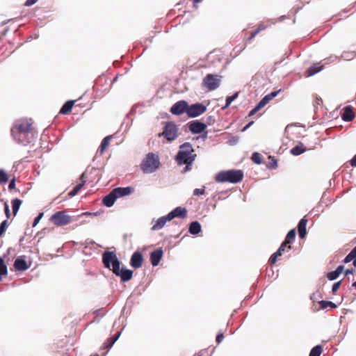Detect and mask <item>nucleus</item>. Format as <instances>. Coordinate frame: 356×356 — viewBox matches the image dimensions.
Instances as JSON below:
<instances>
[{"mask_svg":"<svg viewBox=\"0 0 356 356\" xmlns=\"http://www.w3.org/2000/svg\"><path fill=\"white\" fill-rule=\"evenodd\" d=\"M193 152L194 149L189 142H185L179 146L175 160L179 166L185 165V167L181 170L182 173L191 170L193 163L197 157V155L193 154Z\"/></svg>","mask_w":356,"mask_h":356,"instance_id":"obj_1","label":"nucleus"},{"mask_svg":"<svg viewBox=\"0 0 356 356\" xmlns=\"http://www.w3.org/2000/svg\"><path fill=\"white\" fill-rule=\"evenodd\" d=\"M188 103L185 100H179L175 102L170 108V112L175 115H180L183 113L187 114Z\"/></svg>","mask_w":356,"mask_h":356,"instance_id":"obj_11","label":"nucleus"},{"mask_svg":"<svg viewBox=\"0 0 356 356\" xmlns=\"http://www.w3.org/2000/svg\"><path fill=\"white\" fill-rule=\"evenodd\" d=\"M296 229H291L286 234V238H285V240L284 241H287L290 243H292L293 241L295 240L296 238Z\"/></svg>","mask_w":356,"mask_h":356,"instance_id":"obj_36","label":"nucleus"},{"mask_svg":"<svg viewBox=\"0 0 356 356\" xmlns=\"http://www.w3.org/2000/svg\"><path fill=\"white\" fill-rule=\"evenodd\" d=\"M254 124V121L249 122L245 126H244L242 129V131H245L248 129H249Z\"/></svg>","mask_w":356,"mask_h":356,"instance_id":"obj_56","label":"nucleus"},{"mask_svg":"<svg viewBox=\"0 0 356 356\" xmlns=\"http://www.w3.org/2000/svg\"><path fill=\"white\" fill-rule=\"evenodd\" d=\"M292 248L291 243L287 242V241H283L278 248L277 251H280V252L282 254L284 252H288L290 251Z\"/></svg>","mask_w":356,"mask_h":356,"instance_id":"obj_31","label":"nucleus"},{"mask_svg":"<svg viewBox=\"0 0 356 356\" xmlns=\"http://www.w3.org/2000/svg\"><path fill=\"white\" fill-rule=\"evenodd\" d=\"M117 197L112 190L108 194L105 195L102 200V203L106 207H111L117 200Z\"/></svg>","mask_w":356,"mask_h":356,"instance_id":"obj_20","label":"nucleus"},{"mask_svg":"<svg viewBox=\"0 0 356 356\" xmlns=\"http://www.w3.org/2000/svg\"><path fill=\"white\" fill-rule=\"evenodd\" d=\"M307 150V149L304 146V145L302 143H299L290 150V152L292 155L297 156L305 153Z\"/></svg>","mask_w":356,"mask_h":356,"instance_id":"obj_23","label":"nucleus"},{"mask_svg":"<svg viewBox=\"0 0 356 356\" xmlns=\"http://www.w3.org/2000/svg\"><path fill=\"white\" fill-rule=\"evenodd\" d=\"M171 220L170 218L168 217V214L162 216L157 219L155 223L152 225L151 229L153 231L159 230L162 229L168 221Z\"/></svg>","mask_w":356,"mask_h":356,"instance_id":"obj_19","label":"nucleus"},{"mask_svg":"<svg viewBox=\"0 0 356 356\" xmlns=\"http://www.w3.org/2000/svg\"><path fill=\"white\" fill-rule=\"evenodd\" d=\"M307 223V219L305 216L302 218H301L300 220L299 221V222L298 224V229H306Z\"/></svg>","mask_w":356,"mask_h":356,"instance_id":"obj_41","label":"nucleus"},{"mask_svg":"<svg viewBox=\"0 0 356 356\" xmlns=\"http://www.w3.org/2000/svg\"><path fill=\"white\" fill-rule=\"evenodd\" d=\"M118 265L113 270V273L118 277H120L121 282H127L129 281L133 276V270L127 268L124 266L120 267Z\"/></svg>","mask_w":356,"mask_h":356,"instance_id":"obj_10","label":"nucleus"},{"mask_svg":"<svg viewBox=\"0 0 356 356\" xmlns=\"http://www.w3.org/2000/svg\"><path fill=\"white\" fill-rule=\"evenodd\" d=\"M258 33H258V31H256V30H255V31H254L251 33L250 36L248 38V41L252 40V39H253V38H254V37H255Z\"/></svg>","mask_w":356,"mask_h":356,"instance_id":"obj_60","label":"nucleus"},{"mask_svg":"<svg viewBox=\"0 0 356 356\" xmlns=\"http://www.w3.org/2000/svg\"><path fill=\"white\" fill-rule=\"evenodd\" d=\"M282 89H279L278 90L273 91L269 94L265 95L259 102L261 103L262 106H265L271 99L275 97L280 92Z\"/></svg>","mask_w":356,"mask_h":356,"instance_id":"obj_24","label":"nucleus"},{"mask_svg":"<svg viewBox=\"0 0 356 356\" xmlns=\"http://www.w3.org/2000/svg\"><path fill=\"white\" fill-rule=\"evenodd\" d=\"M238 141H239V137L237 136H234L228 140L227 143L229 145H235L238 143Z\"/></svg>","mask_w":356,"mask_h":356,"instance_id":"obj_46","label":"nucleus"},{"mask_svg":"<svg viewBox=\"0 0 356 356\" xmlns=\"http://www.w3.org/2000/svg\"><path fill=\"white\" fill-rule=\"evenodd\" d=\"M50 220L56 226H63L71 222L72 216L65 213V211L56 212L51 216Z\"/></svg>","mask_w":356,"mask_h":356,"instance_id":"obj_8","label":"nucleus"},{"mask_svg":"<svg viewBox=\"0 0 356 356\" xmlns=\"http://www.w3.org/2000/svg\"><path fill=\"white\" fill-rule=\"evenodd\" d=\"M111 136H108L106 137H105L101 144H100V146L97 150V152H99L100 154H102L104 153V152L105 151L106 148L107 147V146L109 144V141L111 140Z\"/></svg>","mask_w":356,"mask_h":356,"instance_id":"obj_28","label":"nucleus"},{"mask_svg":"<svg viewBox=\"0 0 356 356\" xmlns=\"http://www.w3.org/2000/svg\"><path fill=\"white\" fill-rule=\"evenodd\" d=\"M350 165L353 167H356V154L353 157V159L350 160Z\"/></svg>","mask_w":356,"mask_h":356,"instance_id":"obj_64","label":"nucleus"},{"mask_svg":"<svg viewBox=\"0 0 356 356\" xmlns=\"http://www.w3.org/2000/svg\"><path fill=\"white\" fill-rule=\"evenodd\" d=\"M282 254L280 252V251H276L275 253H273L270 259H269V263L272 265L275 264L277 261V259L278 257L282 256Z\"/></svg>","mask_w":356,"mask_h":356,"instance_id":"obj_40","label":"nucleus"},{"mask_svg":"<svg viewBox=\"0 0 356 356\" xmlns=\"http://www.w3.org/2000/svg\"><path fill=\"white\" fill-rule=\"evenodd\" d=\"M322 350H323L322 346L316 345L312 348L309 356H321Z\"/></svg>","mask_w":356,"mask_h":356,"instance_id":"obj_32","label":"nucleus"},{"mask_svg":"<svg viewBox=\"0 0 356 356\" xmlns=\"http://www.w3.org/2000/svg\"><path fill=\"white\" fill-rule=\"evenodd\" d=\"M9 180V176L8 173L2 168H0V184L4 185Z\"/></svg>","mask_w":356,"mask_h":356,"instance_id":"obj_34","label":"nucleus"},{"mask_svg":"<svg viewBox=\"0 0 356 356\" xmlns=\"http://www.w3.org/2000/svg\"><path fill=\"white\" fill-rule=\"evenodd\" d=\"M355 115L351 106H346L344 108L341 118L344 122H351L354 120Z\"/></svg>","mask_w":356,"mask_h":356,"instance_id":"obj_18","label":"nucleus"},{"mask_svg":"<svg viewBox=\"0 0 356 356\" xmlns=\"http://www.w3.org/2000/svg\"><path fill=\"white\" fill-rule=\"evenodd\" d=\"M22 204V200L19 198H15L12 200V209L14 216H16Z\"/></svg>","mask_w":356,"mask_h":356,"instance_id":"obj_29","label":"nucleus"},{"mask_svg":"<svg viewBox=\"0 0 356 356\" xmlns=\"http://www.w3.org/2000/svg\"><path fill=\"white\" fill-rule=\"evenodd\" d=\"M159 156L152 152H149L143 161L140 168L144 173H153L159 168Z\"/></svg>","mask_w":356,"mask_h":356,"instance_id":"obj_3","label":"nucleus"},{"mask_svg":"<svg viewBox=\"0 0 356 356\" xmlns=\"http://www.w3.org/2000/svg\"><path fill=\"white\" fill-rule=\"evenodd\" d=\"M221 79L220 75L208 74L202 80V86L209 91L214 90L220 86Z\"/></svg>","mask_w":356,"mask_h":356,"instance_id":"obj_5","label":"nucleus"},{"mask_svg":"<svg viewBox=\"0 0 356 356\" xmlns=\"http://www.w3.org/2000/svg\"><path fill=\"white\" fill-rule=\"evenodd\" d=\"M13 266L16 270L22 271V256H19L15 259Z\"/></svg>","mask_w":356,"mask_h":356,"instance_id":"obj_38","label":"nucleus"},{"mask_svg":"<svg viewBox=\"0 0 356 356\" xmlns=\"http://www.w3.org/2000/svg\"><path fill=\"white\" fill-rule=\"evenodd\" d=\"M187 213L188 211L185 207H177L168 214V217L170 218L172 220L175 218H179L184 219L187 216Z\"/></svg>","mask_w":356,"mask_h":356,"instance_id":"obj_15","label":"nucleus"},{"mask_svg":"<svg viewBox=\"0 0 356 356\" xmlns=\"http://www.w3.org/2000/svg\"><path fill=\"white\" fill-rule=\"evenodd\" d=\"M342 283V280H339L338 282H336L333 284L332 286V292L333 293H335L340 288Z\"/></svg>","mask_w":356,"mask_h":356,"instance_id":"obj_45","label":"nucleus"},{"mask_svg":"<svg viewBox=\"0 0 356 356\" xmlns=\"http://www.w3.org/2000/svg\"><path fill=\"white\" fill-rule=\"evenodd\" d=\"M102 309H97L94 312V314L95 315L96 317H97L99 316H103V314H102Z\"/></svg>","mask_w":356,"mask_h":356,"instance_id":"obj_61","label":"nucleus"},{"mask_svg":"<svg viewBox=\"0 0 356 356\" xmlns=\"http://www.w3.org/2000/svg\"><path fill=\"white\" fill-rule=\"evenodd\" d=\"M22 134V122L16 121L15 124L11 129V135L13 139L18 143L21 142V135Z\"/></svg>","mask_w":356,"mask_h":356,"instance_id":"obj_14","label":"nucleus"},{"mask_svg":"<svg viewBox=\"0 0 356 356\" xmlns=\"http://www.w3.org/2000/svg\"><path fill=\"white\" fill-rule=\"evenodd\" d=\"M102 263L106 268L111 269L112 271L118 265H121V261L118 259L115 252L106 250L102 254Z\"/></svg>","mask_w":356,"mask_h":356,"instance_id":"obj_4","label":"nucleus"},{"mask_svg":"<svg viewBox=\"0 0 356 356\" xmlns=\"http://www.w3.org/2000/svg\"><path fill=\"white\" fill-rule=\"evenodd\" d=\"M238 96V92H236L235 93H234L231 96H227L226 97V102L227 103V104H229V105L232 104V102L233 101H234Z\"/></svg>","mask_w":356,"mask_h":356,"instance_id":"obj_43","label":"nucleus"},{"mask_svg":"<svg viewBox=\"0 0 356 356\" xmlns=\"http://www.w3.org/2000/svg\"><path fill=\"white\" fill-rule=\"evenodd\" d=\"M113 191L115 194L117 198H120L124 196L131 195V193H134V188L131 186L117 187L113 189Z\"/></svg>","mask_w":356,"mask_h":356,"instance_id":"obj_17","label":"nucleus"},{"mask_svg":"<svg viewBox=\"0 0 356 356\" xmlns=\"http://www.w3.org/2000/svg\"><path fill=\"white\" fill-rule=\"evenodd\" d=\"M318 303H319L321 309H325L327 307H330L331 308H333V309H335L337 307V305L334 302L330 301V300H321V301H319Z\"/></svg>","mask_w":356,"mask_h":356,"instance_id":"obj_30","label":"nucleus"},{"mask_svg":"<svg viewBox=\"0 0 356 356\" xmlns=\"http://www.w3.org/2000/svg\"><path fill=\"white\" fill-rule=\"evenodd\" d=\"M37 137V131L31 123L27 122L26 126H24V145L33 143Z\"/></svg>","mask_w":356,"mask_h":356,"instance_id":"obj_7","label":"nucleus"},{"mask_svg":"<svg viewBox=\"0 0 356 356\" xmlns=\"http://www.w3.org/2000/svg\"><path fill=\"white\" fill-rule=\"evenodd\" d=\"M163 255V250L161 248L155 249L150 253V261L154 267L159 264Z\"/></svg>","mask_w":356,"mask_h":356,"instance_id":"obj_16","label":"nucleus"},{"mask_svg":"<svg viewBox=\"0 0 356 356\" xmlns=\"http://www.w3.org/2000/svg\"><path fill=\"white\" fill-rule=\"evenodd\" d=\"M4 211L7 218L10 217V211L8 204L6 202H3Z\"/></svg>","mask_w":356,"mask_h":356,"instance_id":"obj_50","label":"nucleus"},{"mask_svg":"<svg viewBox=\"0 0 356 356\" xmlns=\"http://www.w3.org/2000/svg\"><path fill=\"white\" fill-rule=\"evenodd\" d=\"M355 272V268H348L346 269L345 271V276H347L349 274H353Z\"/></svg>","mask_w":356,"mask_h":356,"instance_id":"obj_59","label":"nucleus"},{"mask_svg":"<svg viewBox=\"0 0 356 356\" xmlns=\"http://www.w3.org/2000/svg\"><path fill=\"white\" fill-rule=\"evenodd\" d=\"M206 111L207 106L202 103H195L191 105L188 104L187 115L191 118H194L203 114Z\"/></svg>","mask_w":356,"mask_h":356,"instance_id":"obj_9","label":"nucleus"},{"mask_svg":"<svg viewBox=\"0 0 356 356\" xmlns=\"http://www.w3.org/2000/svg\"><path fill=\"white\" fill-rule=\"evenodd\" d=\"M263 107H264V106H262L261 103H260L259 102L257 104V105L254 107V109L255 110V111L258 112L259 110H261Z\"/></svg>","mask_w":356,"mask_h":356,"instance_id":"obj_57","label":"nucleus"},{"mask_svg":"<svg viewBox=\"0 0 356 356\" xmlns=\"http://www.w3.org/2000/svg\"><path fill=\"white\" fill-rule=\"evenodd\" d=\"M341 57L345 60H350L356 57L355 51H343L341 54Z\"/></svg>","mask_w":356,"mask_h":356,"instance_id":"obj_35","label":"nucleus"},{"mask_svg":"<svg viewBox=\"0 0 356 356\" xmlns=\"http://www.w3.org/2000/svg\"><path fill=\"white\" fill-rule=\"evenodd\" d=\"M339 275H340L339 273L336 270H334L329 272L327 274V278L330 281H333V280H337L339 277Z\"/></svg>","mask_w":356,"mask_h":356,"instance_id":"obj_39","label":"nucleus"},{"mask_svg":"<svg viewBox=\"0 0 356 356\" xmlns=\"http://www.w3.org/2000/svg\"><path fill=\"white\" fill-rule=\"evenodd\" d=\"M86 182V180H82V181L76 185L73 188V189L68 193L67 195L70 197L75 196L79 193V191L84 186Z\"/></svg>","mask_w":356,"mask_h":356,"instance_id":"obj_27","label":"nucleus"},{"mask_svg":"<svg viewBox=\"0 0 356 356\" xmlns=\"http://www.w3.org/2000/svg\"><path fill=\"white\" fill-rule=\"evenodd\" d=\"M251 160L255 163V164H257V165H260L262 163V158L260 155L259 153L257 152H254L252 154V156H251Z\"/></svg>","mask_w":356,"mask_h":356,"instance_id":"obj_37","label":"nucleus"},{"mask_svg":"<svg viewBox=\"0 0 356 356\" xmlns=\"http://www.w3.org/2000/svg\"><path fill=\"white\" fill-rule=\"evenodd\" d=\"M205 186H203L202 188H195L193 190V195L195 196H200V195H202L205 193Z\"/></svg>","mask_w":356,"mask_h":356,"instance_id":"obj_44","label":"nucleus"},{"mask_svg":"<svg viewBox=\"0 0 356 356\" xmlns=\"http://www.w3.org/2000/svg\"><path fill=\"white\" fill-rule=\"evenodd\" d=\"M202 232V225L197 220L192 221L188 225V232L192 235H197Z\"/></svg>","mask_w":356,"mask_h":356,"instance_id":"obj_22","label":"nucleus"},{"mask_svg":"<svg viewBox=\"0 0 356 356\" xmlns=\"http://www.w3.org/2000/svg\"><path fill=\"white\" fill-rule=\"evenodd\" d=\"M44 216V213L43 212H40L38 213V215L35 218L33 222V225L32 226L34 227H35L40 222V220L42 219V218Z\"/></svg>","mask_w":356,"mask_h":356,"instance_id":"obj_47","label":"nucleus"},{"mask_svg":"<svg viewBox=\"0 0 356 356\" xmlns=\"http://www.w3.org/2000/svg\"><path fill=\"white\" fill-rule=\"evenodd\" d=\"M8 225V220H3L0 224V236H2L6 232Z\"/></svg>","mask_w":356,"mask_h":356,"instance_id":"obj_42","label":"nucleus"},{"mask_svg":"<svg viewBox=\"0 0 356 356\" xmlns=\"http://www.w3.org/2000/svg\"><path fill=\"white\" fill-rule=\"evenodd\" d=\"M351 261H353V258H352L351 255L350 254V253H348L344 258L343 262L346 264V263L350 262Z\"/></svg>","mask_w":356,"mask_h":356,"instance_id":"obj_55","label":"nucleus"},{"mask_svg":"<svg viewBox=\"0 0 356 356\" xmlns=\"http://www.w3.org/2000/svg\"><path fill=\"white\" fill-rule=\"evenodd\" d=\"M30 267V265L28 264L27 261H26V257L24 256V271L27 270Z\"/></svg>","mask_w":356,"mask_h":356,"instance_id":"obj_62","label":"nucleus"},{"mask_svg":"<svg viewBox=\"0 0 356 356\" xmlns=\"http://www.w3.org/2000/svg\"><path fill=\"white\" fill-rule=\"evenodd\" d=\"M299 237L304 238L307 234V229H298Z\"/></svg>","mask_w":356,"mask_h":356,"instance_id":"obj_52","label":"nucleus"},{"mask_svg":"<svg viewBox=\"0 0 356 356\" xmlns=\"http://www.w3.org/2000/svg\"><path fill=\"white\" fill-rule=\"evenodd\" d=\"M74 100H68L61 107L60 110V113L61 114H67L70 113L74 104Z\"/></svg>","mask_w":356,"mask_h":356,"instance_id":"obj_26","label":"nucleus"},{"mask_svg":"<svg viewBox=\"0 0 356 356\" xmlns=\"http://www.w3.org/2000/svg\"><path fill=\"white\" fill-rule=\"evenodd\" d=\"M38 0H26L24 3V6H31L35 4Z\"/></svg>","mask_w":356,"mask_h":356,"instance_id":"obj_54","label":"nucleus"},{"mask_svg":"<svg viewBox=\"0 0 356 356\" xmlns=\"http://www.w3.org/2000/svg\"><path fill=\"white\" fill-rule=\"evenodd\" d=\"M243 178V172L241 170H221L215 175V181L218 183L229 182L237 184Z\"/></svg>","mask_w":356,"mask_h":356,"instance_id":"obj_2","label":"nucleus"},{"mask_svg":"<svg viewBox=\"0 0 356 356\" xmlns=\"http://www.w3.org/2000/svg\"><path fill=\"white\" fill-rule=\"evenodd\" d=\"M15 186H16V179H15V177H13V179H10V181L9 182L8 189L13 190L15 188Z\"/></svg>","mask_w":356,"mask_h":356,"instance_id":"obj_51","label":"nucleus"},{"mask_svg":"<svg viewBox=\"0 0 356 356\" xmlns=\"http://www.w3.org/2000/svg\"><path fill=\"white\" fill-rule=\"evenodd\" d=\"M349 253L353 258V265L356 267V246Z\"/></svg>","mask_w":356,"mask_h":356,"instance_id":"obj_48","label":"nucleus"},{"mask_svg":"<svg viewBox=\"0 0 356 356\" xmlns=\"http://www.w3.org/2000/svg\"><path fill=\"white\" fill-rule=\"evenodd\" d=\"M121 332H122V331L118 332L113 337L108 338L106 340V341L103 343L102 348V349L107 348L108 350L111 349L113 347V346L114 345V343L117 341V340L120 338V337L121 335Z\"/></svg>","mask_w":356,"mask_h":356,"instance_id":"obj_21","label":"nucleus"},{"mask_svg":"<svg viewBox=\"0 0 356 356\" xmlns=\"http://www.w3.org/2000/svg\"><path fill=\"white\" fill-rule=\"evenodd\" d=\"M215 118L213 115H208L207 117V122L208 124H213L215 122Z\"/></svg>","mask_w":356,"mask_h":356,"instance_id":"obj_53","label":"nucleus"},{"mask_svg":"<svg viewBox=\"0 0 356 356\" xmlns=\"http://www.w3.org/2000/svg\"><path fill=\"white\" fill-rule=\"evenodd\" d=\"M7 266L5 264L3 259L0 257V280H2L3 275H7Z\"/></svg>","mask_w":356,"mask_h":356,"instance_id":"obj_33","label":"nucleus"},{"mask_svg":"<svg viewBox=\"0 0 356 356\" xmlns=\"http://www.w3.org/2000/svg\"><path fill=\"white\" fill-rule=\"evenodd\" d=\"M144 261L143 255L141 252L137 250L133 253L130 259V265L134 268L141 267Z\"/></svg>","mask_w":356,"mask_h":356,"instance_id":"obj_13","label":"nucleus"},{"mask_svg":"<svg viewBox=\"0 0 356 356\" xmlns=\"http://www.w3.org/2000/svg\"><path fill=\"white\" fill-rule=\"evenodd\" d=\"M339 273V275H341L343 270H344V266L343 265H339L337 266V268L335 269Z\"/></svg>","mask_w":356,"mask_h":356,"instance_id":"obj_58","label":"nucleus"},{"mask_svg":"<svg viewBox=\"0 0 356 356\" xmlns=\"http://www.w3.org/2000/svg\"><path fill=\"white\" fill-rule=\"evenodd\" d=\"M178 127L173 122H167L163 127V136L169 142L177 138Z\"/></svg>","mask_w":356,"mask_h":356,"instance_id":"obj_6","label":"nucleus"},{"mask_svg":"<svg viewBox=\"0 0 356 356\" xmlns=\"http://www.w3.org/2000/svg\"><path fill=\"white\" fill-rule=\"evenodd\" d=\"M224 339V334L222 332L220 331L218 332L216 337V341L218 344H220L222 341Z\"/></svg>","mask_w":356,"mask_h":356,"instance_id":"obj_49","label":"nucleus"},{"mask_svg":"<svg viewBox=\"0 0 356 356\" xmlns=\"http://www.w3.org/2000/svg\"><path fill=\"white\" fill-rule=\"evenodd\" d=\"M189 131L193 134H200L204 132L207 127V124L200 120H193L188 124Z\"/></svg>","mask_w":356,"mask_h":356,"instance_id":"obj_12","label":"nucleus"},{"mask_svg":"<svg viewBox=\"0 0 356 356\" xmlns=\"http://www.w3.org/2000/svg\"><path fill=\"white\" fill-rule=\"evenodd\" d=\"M324 67V65H312L306 70V74L307 76H312L316 73L321 72Z\"/></svg>","mask_w":356,"mask_h":356,"instance_id":"obj_25","label":"nucleus"},{"mask_svg":"<svg viewBox=\"0 0 356 356\" xmlns=\"http://www.w3.org/2000/svg\"><path fill=\"white\" fill-rule=\"evenodd\" d=\"M277 166V161L276 159H273L270 163V168H275Z\"/></svg>","mask_w":356,"mask_h":356,"instance_id":"obj_63","label":"nucleus"}]
</instances>
